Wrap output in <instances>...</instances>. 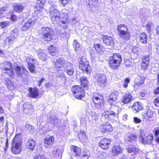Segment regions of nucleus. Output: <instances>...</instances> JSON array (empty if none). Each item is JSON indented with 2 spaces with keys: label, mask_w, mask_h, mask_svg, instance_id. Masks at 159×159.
Listing matches in <instances>:
<instances>
[{
  "label": "nucleus",
  "mask_w": 159,
  "mask_h": 159,
  "mask_svg": "<svg viewBox=\"0 0 159 159\" xmlns=\"http://www.w3.org/2000/svg\"><path fill=\"white\" fill-rule=\"evenodd\" d=\"M116 117V114L112 111H105L102 113L101 121L103 124L100 126L102 133H105L107 130L111 132L113 130V128L111 125L108 122L109 120H112Z\"/></svg>",
  "instance_id": "obj_1"
},
{
  "label": "nucleus",
  "mask_w": 159,
  "mask_h": 159,
  "mask_svg": "<svg viewBox=\"0 0 159 159\" xmlns=\"http://www.w3.org/2000/svg\"><path fill=\"white\" fill-rule=\"evenodd\" d=\"M49 13L53 23H56L60 18L66 20L68 18L67 13H62L60 15L59 11L57 9V6L54 5L51 6L50 7Z\"/></svg>",
  "instance_id": "obj_2"
},
{
  "label": "nucleus",
  "mask_w": 159,
  "mask_h": 159,
  "mask_svg": "<svg viewBox=\"0 0 159 159\" xmlns=\"http://www.w3.org/2000/svg\"><path fill=\"white\" fill-rule=\"evenodd\" d=\"M117 30L120 38L125 43L129 40L131 35L126 25L120 24L117 26Z\"/></svg>",
  "instance_id": "obj_3"
},
{
  "label": "nucleus",
  "mask_w": 159,
  "mask_h": 159,
  "mask_svg": "<svg viewBox=\"0 0 159 159\" xmlns=\"http://www.w3.org/2000/svg\"><path fill=\"white\" fill-rule=\"evenodd\" d=\"M21 139L16 135L13 139L12 143L11 151L14 154H17L21 151Z\"/></svg>",
  "instance_id": "obj_4"
},
{
  "label": "nucleus",
  "mask_w": 159,
  "mask_h": 159,
  "mask_svg": "<svg viewBox=\"0 0 159 159\" xmlns=\"http://www.w3.org/2000/svg\"><path fill=\"white\" fill-rule=\"evenodd\" d=\"M79 68L84 72L88 74L90 73V66L89 62L87 61L85 57L83 56L80 59L79 61Z\"/></svg>",
  "instance_id": "obj_5"
},
{
  "label": "nucleus",
  "mask_w": 159,
  "mask_h": 159,
  "mask_svg": "<svg viewBox=\"0 0 159 159\" xmlns=\"http://www.w3.org/2000/svg\"><path fill=\"white\" fill-rule=\"evenodd\" d=\"M41 30L43 34L42 40L46 42L51 41L52 39V29L48 27H43L42 28Z\"/></svg>",
  "instance_id": "obj_6"
},
{
  "label": "nucleus",
  "mask_w": 159,
  "mask_h": 159,
  "mask_svg": "<svg viewBox=\"0 0 159 159\" xmlns=\"http://www.w3.org/2000/svg\"><path fill=\"white\" fill-rule=\"evenodd\" d=\"M95 80L97 84L100 86L104 85L107 81V78L106 75L100 73L97 74L95 75Z\"/></svg>",
  "instance_id": "obj_7"
},
{
  "label": "nucleus",
  "mask_w": 159,
  "mask_h": 159,
  "mask_svg": "<svg viewBox=\"0 0 159 159\" xmlns=\"http://www.w3.org/2000/svg\"><path fill=\"white\" fill-rule=\"evenodd\" d=\"M36 20L34 18H31L21 28L22 31H26L31 29L35 25Z\"/></svg>",
  "instance_id": "obj_8"
},
{
  "label": "nucleus",
  "mask_w": 159,
  "mask_h": 159,
  "mask_svg": "<svg viewBox=\"0 0 159 159\" xmlns=\"http://www.w3.org/2000/svg\"><path fill=\"white\" fill-rule=\"evenodd\" d=\"M70 76H72L74 73V69L72 63L67 61H64V68L63 70Z\"/></svg>",
  "instance_id": "obj_9"
},
{
  "label": "nucleus",
  "mask_w": 159,
  "mask_h": 159,
  "mask_svg": "<svg viewBox=\"0 0 159 159\" xmlns=\"http://www.w3.org/2000/svg\"><path fill=\"white\" fill-rule=\"evenodd\" d=\"M65 61L63 58H59L55 63V68L59 70L63 71L64 68Z\"/></svg>",
  "instance_id": "obj_10"
},
{
  "label": "nucleus",
  "mask_w": 159,
  "mask_h": 159,
  "mask_svg": "<svg viewBox=\"0 0 159 159\" xmlns=\"http://www.w3.org/2000/svg\"><path fill=\"white\" fill-rule=\"evenodd\" d=\"M111 142V139L104 138L101 140L99 143V146L102 148L104 149H107Z\"/></svg>",
  "instance_id": "obj_11"
},
{
  "label": "nucleus",
  "mask_w": 159,
  "mask_h": 159,
  "mask_svg": "<svg viewBox=\"0 0 159 159\" xmlns=\"http://www.w3.org/2000/svg\"><path fill=\"white\" fill-rule=\"evenodd\" d=\"M7 67H4L3 68V70H4V73L8 74L10 76H13L14 75V71L13 68H11V66L10 63L6 62Z\"/></svg>",
  "instance_id": "obj_12"
},
{
  "label": "nucleus",
  "mask_w": 159,
  "mask_h": 159,
  "mask_svg": "<svg viewBox=\"0 0 159 159\" xmlns=\"http://www.w3.org/2000/svg\"><path fill=\"white\" fill-rule=\"evenodd\" d=\"M28 91L30 92L28 93L29 97L34 98L39 96V90L37 88H34V89L32 88H30L28 89Z\"/></svg>",
  "instance_id": "obj_13"
},
{
  "label": "nucleus",
  "mask_w": 159,
  "mask_h": 159,
  "mask_svg": "<svg viewBox=\"0 0 159 159\" xmlns=\"http://www.w3.org/2000/svg\"><path fill=\"white\" fill-rule=\"evenodd\" d=\"M26 60L28 62V68L30 72L31 73L34 72L35 70V66H34V64L31 62L36 61V60L35 59H34L28 57L27 58Z\"/></svg>",
  "instance_id": "obj_14"
},
{
  "label": "nucleus",
  "mask_w": 159,
  "mask_h": 159,
  "mask_svg": "<svg viewBox=\"0 0 159 159\" xmlns=\"http://www.w3.org/2000/svg\"><path fill=\"white\" fill-rule=\"evenodd\" d=\"M118 94L119 92L117 91H114L111 93L108 100L111 105H112L117 100Z\"/></svg>",
  "instance_id": "obj_15"
},
{
  "label": "nucleus",
  "mask_w": 159,
  "mask_h": 159,
  "mask_svg": "<svg viewBox=\"0 0 159 159\" xmlns=\"http://www.w3.org/2000/svg\"><path fill=\"white\" fill-rule=\"evenodd\" d=\"M102 40L104 43L107 46H112L114 45L113 40L112 38L107 35H103Z\"/></svg>",
  "instance_id": "obj_16"
},
{
  "label": "nucleus",
  "mask_w": 159,
  "mask_h": 159,
  "mask_svg": "<svg viewBox=\"0 0 159 159\" xmlns=\"http://www.w3.org/2000/svg\"><path fill=\"white\" fill-rule=\"evenodd\" d=\"M61 147H56L54 149L52 153L53 157H56L57 159H60L62 151L61 150Z\"/></svg>",
  "instance_id": "obj_17"
},
{
  "label": "nucleus",
  "mask_w": 159,
  "mask_h": 159,
  "mask_svg": "<svg viewBox=\"0 0 159 159\" xmlns=\"http://www.w3.org/2000/svg\"><path fill=\"white\" fill-rule=\"evenodd\" d=\"M92 98L93 103L95 104V107L98 109L101 108V103L103 101L102 99L97 97H92Z\"/></svg>",
  "instance_id": "obj_18"
},
{
  "label": "nucleus",
  "mask_w": 159,
  "mask_h": 159,
  "mask_svg": "<svg viewBox=\"0 0 159 159\" xmlns=\"http://www.w3.org/2000/svg\"><path fill=\"white\" fill-rule=\"evenodd\" d=\"M36 52H37L39 59L44 61L47 59L48 57L46 53V51H43L41 49H39L38 50H36Z\"/></svg>",
  "instance_id": "obj_19"
},
{
  "label": "nucleus",
  "mask_w": 159,
  "mask_h": 159,
  "mask_svg": "<svg viewBox=\"0 0 159 159\" xmlns=\"http://www.w3.org/2000/svg\"><path fill=\"white\" fill-rule=\"evenodd\" d=\"M70 149L72 152L73 155L75 156H79L81 154V149L74 145L70 146Z\"/></svg>",
  "instance_id": "obj_20"
},
{
  "label": "nucleus",
  "mask_w": 159,
  "mask_h": 159,
  "mask_svg": "<svg viewBox=\"0 0 159 159\" xmlns=\"http://www.w3.org/2000/svg\"><path fill=\"white\" fill-rule=\"evenodd\" d=\"M23 108L24 112L29 113L33 109V106L30 103L26 102L23 105Z\"/></svg>",
  "instance_id": "obj_21"
},
{
  "label": "nucleus",
  "mask_w": 159,
  "mask_h": 159,
  "mask_svg": "<svg viewBox=\"0 0 159 159\" xmlns=\"http://www.w3.org/2000/svg\"><path fill=\"white\" fill-rule=\"evenodd\" d=\"M121 148L119 145H115L112 148V152L113 156H115L121 152Z\"/></svg>",
  "instance_id": "obj_22"
},
{
  "label": "nucleus",
  "mask_w": 159,
  "mask_h": 159,
  "mask_svg": "<svg viewBox=\"0 0 159 159\" xmlns=\"http://www.w3.org/2000/svg\"><path fill=\"white\" fill-rule=\"evenodd\" d=\"M132 110L135 113L137 112L138 111L142 110L143 107L139 102H135L132 106Z\"/></svg>",
  "instance_id": "obj_23"
},
{
  "label": "nucleus",
  "mask_w": 159,
  "mask_h": 159,
  "mask_svg": "<svg viewBox=\"0 0 159 159\" xmlns=\"http://www.w3.org/2000/svg\"><path fill=\"white\" fill-rule=\"evenodd\" d=\"M139 41L143 44H146L148 40L147 35L144 33H141L140 34Z\"/></svg>",
  "instance_id": "obj_24"
},
{
  "label": "nucleus",
  "mask_w": 159,
  "mask_h": 159,
  "mask_svg": "<svg viewBox=\"0 0 159 159\" xmlns=\"http://www.w3.org/2000/svg\"><path fill=\"white\" fill-rule=\"evenodd\" d=\"M35 143L34 140L31 139H28L26 143V146L27 148L31 150H33L34 149Z\"/></svg>",
  "instance_id": "obj_25"
},
{
  "label": "nucleus",
  "mask_w": 159,
  "mask_h": 159,
  "mask_svg": "<svg viewBox=\"0 0 159 159\" xmlns=\"http://www.w3.org/2000/svg\"><path fill=\"white\" fill-rule=\"evenodd\" d=\"M24 9V7L20 3H15L13 5V9L17 12H21Z\"/></svg>",
  "instance_id": "obj_26"
},
{
  "label": "nucleus",
  "mask_w": 159,
  "mask_h": 159,
  "mask_svg": "<svg viewBox=\"0 0 159 159\" xmlns=\"http://www.w3.org/2000/svg\"><path fill=\"white\" fill-rule=\"evenodd\" d=\"M110 58L116 61V62H118L119 64L121 63L122 60L121 56L119 53H114L113 56L110 57Z\"/></svg>",
  "instance_id": "obj_27"
},
{
  "label": "nucleus",
  "mask_w": 159,
  "mask_h": 159,
  "mask_svg": "<svg viewBox=\"0 0 159 159\" xmlns=\"http://www.w3.org/2000/svg\"><path fill=\"white\" fill-rule=\"evenodd\" d=\"M109 65L110 66L112 69H116L118 68L119 66V64L118 62H116V61L110 58Z\"/></svg>",
  "instance_id": "obj_28"
},
{
  "label": "nucleus",
  "mask_w": 159,
  "mask_h": 159,
  "mask_svg": "<svg viewBox=\"0 0 159 159\" xmlns=\"http://www.w3.org/2000/svg\"><path fill=\"white\" fill-rule=\"evenodd\" d=\"M132 96L129 94H126L123 97L122 102L125 104L130 102L132 100Z\"/></svg>",
  "instance_id": "obj_29"
},
{
  "label": "nucleus",
  "mask_w": 159,
  "mask_h": 159,
  "mask_svg": "<svg viewBox=\"0 0 159 159\" xmlns=\"http://www.w3.org/2000/svg\"><path fill=\"white\" fill-rule=\"evenodd\" d=\"M6 83L8 89L10 90H13L16 89V86L14 85V83L10 80L7 81Z\"/></svg>",
  "instance_id": "obj_30"
},
{
  "label": "nucleus",
  "mask_w": 159,
  "mask_h": 159,
  "mask_svg": "<svg viewBox=\"0 0 159 159\" xmlns=\"http://www.w3.org/2000/svg\"><path fill=\"white\" fill-rule=\"evenodd\" d=\"M72 92L74 94L78 92H80L83 91V89L80 87L79 85H76L73 86L71 89Z\"/></svg>",
  "instance_id": "obj_31"
},
{
  "label": "nucleus",
  "mask_w": 159,
  "mask_h": 159,
  "mask_svg": "<svg viewBox=\"0 0 159 159\" xmlns=\"http://www.w3.org/2000/svg\"><path fill=\"white\" fill-rule=\"evenodd\" d=\"M15 70L17 75L18 76L22 74V73H25V68L23 66H17L15 68Z\"/></svg>",
  "instance_id": "obj_32"
},
{
  "label": "nucleus",
  "mask_w": 159,
  "mask_h": 159,
  "mask_svg": "<svg viewBox=\"0 0 159 159\" xmlns=\"http://www.w3.org/2000/svg\"><path fill=\"white\" fill-rule=\"evenodd\" d=\"M54 141V138L53 137L51 136L49 138H46L44 140V143L48 145H51L53 143Z\"/></svg>",
  "instance_id": "obj_33"
},
{
  "label": "nucleus",
  "mask_w": 159,
  "mask_h": 159,
  "mask_svg": "<svg viewBox=\"0 0 159 159\" xmlns=\"http://www.w3.org/2000/svg\"><path fill=\"white\" fill-rule=\"evenodd\" d=\"M48 50L52 56H54L56 55L57 50L55 47H54L52 45H51L48 48Z\"/></svg>",
  "instance_id": "obj_34"
},
{
  "label": "nucleus",
  "mask_w": 159,
  "mask_h": 159,
  "mask_svg": "<svg viewBox=\"0 0 159 159\" xmlns=\"http://www.w3.org/2000/svg\"><path fill=\"white\" fill-rule=\"evenodd\" d=\"M90 155V152L87 149H85L83 152L81 159H88Z\"/></svg>",
  "instance_id": "obj_35"
},
{
  "label": "nucleus",
  "mask_w": 159,
  "mask_h": 159,
  "mask_svg": "<svg viewBox=\"0 0 159 159\" xmlns=\"http://www.w3.org/2000/svg\"><path fill=\"white\" fill-rule=\"evenodd\" d=\"M137 139L136 136L133 134H129L128 135V140L131 142L133 143L135 142Z\"/></svg>",
  "instance_id": "obj_36"
},
{
  "label": "nucleus",
  "mask_w": 159,
  "mask_h": 159,
  "mask_svg": "<svg viewBox=\"0 0 159 159\" xmlns=\"http://www.w3.org/2000/svg\"><path fill=\"white\" fill-rule=\"evenodd\" d=\"M80 81L81 85L84 87H86L88 84V81L85 77H82L80 78Z\"/></svg>",
  "instance_id": "obj_37"
},
{
  "label": "nucleus",
  "mask_w": 159,
  "mask_h": 159,
  "mask_svg": "<svg viewBox=\"0 0 159 159\" xmlns=\"http://www.w3.org/2000/svg\"><path fill=\"white\" fill-rule=\"evenodd\" d=\"M74 96L76 98L81 99V98L84 97V90L82 91L78 92L74 94Z\"/></svg>",
  "instance_id": "obj_38"
},
{
  "label": "nucleus",
  "mask_w": 159,
  "mask_h": 159,
  "mask_svg": "<svg viewBox=\"0 0 159 159\" xmlns=\"http://www.w3.org/2000/svg\"><path fill=\"white\" fill-rule=\"evenodd\" d=\"M153 139V136L152 134L149 133L148 134L146 138V144L150 143H151L152 140Z\"/></svg>",
  "instance_id": "obj_39"
},
{
  "label": "nucleus",
  "mask_w": 159,
  "mask_h": 159,
  "mask_svg": "<svg viewBox=\"0 0 159 159\" xmlns=\"http://www.w3.org/2000/svg\"><path fill=\"white\" fill-rule=\"evenodd\" d=\"M127 152L129 153L134 152L136 154L139 152V150L137 149L135 147H130L127 149Z\"/></svg>",
  "instance_id": "obj_40"
},
{
  "label": "nucleus",
  "mask_w": 159,
  "mask_h": 159,
  "mask_svg": "<svg viewBox=\"0 0 159 159\" xmlns=\"http://www.w3.org/2000/svg\"><path fill=\"white\" fill-rule=\"evenodd\" d=\"M73 46L74 50L75 51H76V52L77 51L80 49V44L75 40L74 41L73 43Z\"/></svg>",
  "instance_id": "obj_41"
},
{
  "label": "nucleus",
  "mask_w": 159,
  "mask_h": 159,
  "mask_svg": "<svg viewBox=\"0 0 159 159\" xmlns=\"http://www.w3.org/2000/svg\"><path fill=\"white\" fill-rule=\"evenodd\" d=\"M59 121L56 116H53L50 119V122L54 125L58 126Z\"/></svg>",
  "instance_id": "obj_42"
},
{
  "label": "nucleus",
  "mask_w": 159,
  "mask_h": 159,
  "mask_svg": "<svg viewBox=\"0 0 159 159\" xmlns=\"http://www.w3.org/2000/svg\"><path fill=\"white\" fill-rule=\"evenodd\" d=\"M45 2V0H38L36 4V6L40 8H42Z\"/></svg>",
  "instance_id": "obj_43"
},
{
  "label": "nucleus",
  "mask_w": 159,
  "mask_h": 159,
  "mask_svg": "<svg viewBox=\"0 0 159 159\" xmlns=\"http://www.w3.org/2000/svg\"><path fill=\"white\" fill-rule=\"evenodd\" d=\"M94 48L98 53H100L102 50V48L100 44L99 43H95L94 44Z\"/></svg>",
  "instance_id": "obj_44"
},
{
  "label": "nucleus",
  "mask_w": 159,
  "mask_h": 159,
  "mask_svg": "<svg viewBox=\"0 0 159 159\" xmlns=\"http://www.w3.org/2000/svg\"><path fill=\"white\" fill-rule=\"evenodd\" d=\"M153 25L152 23L149 22L146 25V29L148 33H150L152 31V27Z\"/></svg>",
  "instance_id": "obj_45"
},
{
  "label": "nucleus",
  "mask_w": 159,
  "mask_h": 159,
  "mask_svg": "<svg viewBox=\"0 0 159 159\" xmlns=\"http://www.w3.org/2000/svg\"><path fill=\"white\" fill-rule=\"evenodd\" d=\"M18 30L17 29L15 28L12 30L11 35L12 36L16 38L18 35Z\"/></svg>",
  "instance_id": "obj_46"
},
{
  "label": "nucleus",
  "mask_w": 159,
  "mask_h": 159,
  "mask_svg": "<svg viewBox=\"0 0 159 159\" xmlns=\"http://www.w3.org/2000/svg\"><path fill=\"white\" fill-rule=\"evenodd\" d=\"M135 81L137 85L138 86H140L143 83V81L141 77H139L137 79L135 80Z\"/></svg>",
  "instance_id": "obj_47"
},
{
  "label": "nucleus",
  "mask_w": 159,
  "mask_h": 159,
  "mask_svg": "<svg viewBox=\"0 0 159 159\" xmlns=\"http://www.w3.org/2000/svg\"><path fill=\"white\" fill-rule=\"evenodd\" d=\"M7 7H4L1 8L0 10V19L3 16H2L3 14H5L7 11Z\"/></svg>",
  "instance_id": "obj_48"
},
{
  "label": "nucleus",
  "mask_w": 159,
  "mask_h": 159,
  "mask_svg": "<svg viewBox=\"0 0 159 159\" xmlns=\"http://www.w3.org/2000/svg\"><path fill=\"white\" fill-rule=\"evenodd\" d=\"M16 37L12 36H10V37L8 38L6 40V41H7L9 44L12 43L13 42L16 40Z\"/></svg>",
  "instance_id": "obj_49"
},
{
  "label": "nucleus",
  "mask_w": 159,
  "mask_h": 159,
  "mask_svg": "<svg viewBox=\"0 0 159 159\" xmlns=\"http://www.w3.org/2000/svg\"><path fill=\"white\" fill-rule=\"evenodd\" d=\"M149 65V63H148L147 61L145 63L142 62L141 66V69L143 70H146L148 67Z\"/></svg>",
  "instance_id": "obj_50"
},
{
  "label": "nucleus",
  "mask_w": 159,
  "mask_h": 159,
  "mask_svg": "<svg viewBox=\"0 0 159 159\" xmlns=\"http://www.w3.org/2000/svg\"><path fill=\"white\" fill-rule=\"evenodd\" d=\"M9 25V22L8 21H6L0 23V26L2 29L8 26Z\"/></svg>",
  "instance_id": "obj_51"
},
{
  "label": "nucleus",
  "mask_w": 159,
  "mask_h": 159,
  "mask_svg": "<svg viewBox=\"0 0 159 159\" xmlns=\"http://www.w3.org/2000/svg\"><path fill=\"white\" fill-rule=\"evenodd\" d=\"M142 61L143 63L146 62L147 61L149 63V55H147L144 56L142 59Z\"/></svg>",
  "instance_id": "obj_52"
},
{
  "label": "nucleus",
  "mask_w": 159,
  "mask_h": 159,
  "mask_svg": "<svg viewBox=\"0 0 159 159\" xmlns=\"http://www.w3.org/2000/svg\"><path fill=\"white\" fill-rule=\"evenodd\" d=\"M140 48L136 47L134 46L132 48V51L133 53L135 54H138Z\"/></svg>",
  "instance_id": "obj_53"
},
{
  "label": "nucleus",
  "mask_w": 159,
  "mask_h": 159,
  "mask_svg": "<svg viewBox=\"0 0 159 159\" xmlns=\"http://www.w3.org/2000/svg\"><path fill=\"white\" fill-rule=\"evenodd\" d=\"M34 159H46V158L43 156L36 154L34 157Z\"/></svg>",
  "instance_id": "obj_54"
},
{
  "label": "nucleus",
  "mask_w": 159,
  "mask_h": 159,
  "mask_svg": "<svg viewBox=\"0 0 159 159\" xmlns=\"http://www.w3.org/2000/svg\"><path fill=\"white\" fill-rule=\"evenodd\" d=\"M145 135H139V139L142 143H145L146 139Z\"/></svg>",
  "instance_id": "obj_55"
},
{
  "label": "nucleus",
  "mask_w": 159,
  "mask_h": 159,
  "mask_svg": "<svg viewBox=\"0 0 159 159\" xmlns=\"http://www.w3.org/2000/svg\"><path fill=\"white\" fill-rule=\"evenodd\" d=\"M25 128L27 130L30 131L33 129V127L29 124H27L25 125Z\"/></svg>",
  "instance_id": "obj_56"
},
{
  "label": "nucleus",
  "mask_w": 159,
  "mask_h": 159,
  "mask_svg": "<svg viewBox=\"0 0 159 159\" xmlns=\"http://www.w3.org/2000/svg\"><path fill=\"white\" fill-rule=\"evenodd\" d=\"M130 82V80L129 78H126L124 81L123 86L124 87L126 88L127 87L128 85L127 84L129 83Z\"/></svg>",
  "instance_id": "obj_57"
},
{
  "label": "nucleus",
  "mask_w": 159,
  "mask_h": 159,
  "mask_svg": "<svg viewBox=\"0 0 159 159\" xmlns=\"http://www.w3.org/2000/svg\"><path fill=\"white\" fill-rule=\"evenodd\" d=\"M148 117H151L153 115V112L150 110H148L147 112L145 114Z\"/></svg>",
  "instance_id": "obj_58"
},
{
  "label": "nucleus",
  "mask_w": 159,
  "mask_h": 159,
  "mask_svg": "<svg viewBox=\"0 0 159 159\" xmlns=\"http://www.w3.org/2000/svg\"><path fill=\"white\" fill-rule=\"evenodd\" d=\"M107 157V154L105 152H102L100 156V157L102 158V159H105Z\"/></svg>",
  "instance_id": "obj_59"
},
{
  "label": "nucleus",
  "mask_w": 159,
  "mask_h": 159,
  "mask_svg": "<svg viewBox=\"0 0 159 159\" xmlns=\"http://www.w3.org/2000/svg\"><path fill=\"white\" fill-rule=\"evenodd\" d=\"M134 120L136 123H139L141 122V120L136 117L134 118Z\"/></svg>",
  "instance_id": "obj_60"
},
{
  "label": "nucleus",
  "mask_w": 159,
  "mask_h": 159,
  "mask_svg": "<svg viewBox=\"0 0 159 159\" xmlns=\"http://www.w3.org/2000/svg\"><path fill=\"white\" fill-rule=\"evenodd\" d=\"M159 102V97H157L155 98L154 101V103L156 106H157V104Z\"/></svg>",
  "instance_id": "obj_61"
},
{
  "label": "nucleus",
  "mask_w": 159,
  "mask_h": 159,
  "mask_svg": "<svg viewBox=\"0 0 159 159\" xmlns=\"http://www.w3.org/2000/svg\"><path fill=\"white\" fill-rule=\"evenodd\" d=\"M11 19L12 21H14L16 20L17 17L16 15H13L11 16Z\"/></svg>",
  "instance_id": "obj_62"
},
{
  "label": "nucleus",
  "mask_w": 159,
  "mask_h": 159,
  "mask_svg": "<svg viewBox=\"0 0 159 159\" xmlns=\"http://www.w3.org/2000/svg\"><path fill=\"white\" fill-rule=\"evenodd\" d=\"M154 11L157 13H159V5H157L155 7Z\"/></svg>",
  "instance_id": "obj_63"
},
{
  "label": "nucleus",
  "mask_w": 159,
  "mask_h": 159,
  "mask_svg": "<svg viewBox=\"0 0 159 159\" xmlns=\"http://www.w3.org/2000/svg\"><path fill=\"white\" fill-rule=\"evenodd\" d=\"M154 94H157L159 93V87H157L154 91Z\"/></svg>",
  "instance_id": "obj_64"
}]
</instances>
